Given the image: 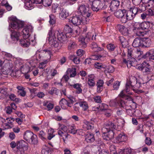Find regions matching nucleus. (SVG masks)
<instances>
[{"instance_id":"obj_1","label":"nucleus","mask_w":154,"mask_h":154,"mask_svg":"<svg viewBox=\"0 0 154 154\" xmlns=\"http://www.w3.org/2000/svg\"><path fill=\"white\" fill-rule=\"evenodd\" d=\"M49 42L51 46L55 48L60 47L59 46V43L58 40L61 42H66L67 40L66 35L63 32H60L59 31L56 30L53 32L50 31L48 34Z\"/></svg>"},{"instance_id":"obj_2","label":"nucleus","mask_w":154,"mask_h":154,"mask_svg":"<svg viewBox=\"0 0 154 154\" xmlns=\"http://www.w3.org/2000/svg\"><path fill=\"white\" fill-rule=\"evenodd\" d=\"M77 12L79 15L73 17L71 20L72 23L76 26L81 23L87 24L89 19H87L86 17L89 18L92 15L90 10H79Z\"/></svg>"},{"instance_id":"obj_3","label":"nucleus","mask_w":154,"mask_h":154,"mask_svg":"<svg viewBox=\"0 0 154 154\" xmlns=\"http://www.w3.org/2000/svg\"><path fill=\"white\" fill-rule=\"evenodd\" d=\"M27 143L24 140L17 141V150L16 154H25L28 149Z\"/></svg>"},{"instance_id":"obj_4","label":"nucleus","mask_w":154,"mask_h":154,"mask_svg":"<svg viewBox=\"0 0 154 154\" xmlns=\"http://www.w3.org/2000/svg\"><path fill=\"white\" fill-rule=\"evenodd\" d=\"M122 98H123L122 97L120 96L119 94L118 97L110 101L109 103L110 106H119L123 107L125 104V102Z\"/></svg>"},{"instance_id":"obj_5","label":"nucleus","mask_w":154,"mask_h":154,"mask_svg":"<svg viewBox=\"0 0 154 154\" xmlns=\"http://www.w3.org/2000/svg\"><path fill=\"white\" fill-rule=\"evenodd\" d=\"M104 2V0H94L92 2L91 8L93 10L105 9L106 8V6L103 5Z\"/></svg>"},{"instance_id":"obj_6","label":"nucleus","mask_w":154,"mask_h":154,"mask_svg":"<svg viewBox=\"0 0 154 154\" xmlns=\"http://www.w3.org/2000/svg\"><path fill=\"white\" fill-rule=\"evenodd\" d=\"M51 53L50 51L48 50H41L37 51L36 53V57H38L39 59L43 60L45 58H50Z\"/></svg>"},{"instance_id":"obj_7","label":"nucleus","mask_w":154,"mask_h":154,"mask_svg":"<svg viewBox=\"0 0 154 154\" xmlns=\"http://www.w3.org/2000/svg\"><path fill=\"white\" fill-rule=\"evenodd\" d=\"M91 33H89L85 37L82 36H80L79 38V41L80 42L79 45L80 47L83 48H85L87 47L86 42L89 40L91 38V35L90 34Z\"/></svg>"},{"instance_id":"obj_8","label":"nucleus","mask_w":154,"mask_h":154,"mask_svg":"<svg viewBox=\"0 0 154 154\" xmlns=\"http://www.w3.org/2000/svg\"><path fill=\"white\" fill-rule=\"evenodd\" d=\"M33 29V28L31 26H26L22 31L23 38H29L30 35V33L32 32Z\"/></svg>"},{"instance_id":"obj_9","label":"nucleus","mask_w":154,"mask_h":154,"mask_svg":"<svg viewBox=\"0 0 154 154\" xmlns=\"http://www.w3.org/2000/svg\"><path fill=\"white\" fill-rule=\"evenodd\" d=\"M129 84L131 86L136 89L139 88L141 86V83L137 81V79L134 76L131 77L130 78Z\"/></svg>"},{"instance_id":"obj_10","label":"nucleus","mask_w":154,"mask_h":154,"mask_svg":"<svg viewBox=\"0 0 154 154\" xmlns=\"http://www.w3.org/2000/svg\"><path fill=\"white\" fill-rule=\"evenodd\" d=\"M116 126L114 123L109 122L107 123L102 129L103 134H106L107 131H112L113 129H116Z\"/></svg>"},{"instance_id":"obj_11","label":"nucleus","mask_w":154,"mask_h":154,"mask_svg":"<svg viewBox=\"0 0 154 154\" xmlns=\"http://www.w3.org/2000/svg\"><path fill=\"white\" fill-rule=\"evenodd\" d=\"M11 26L13 29H18L20 28L23 27V24L20 21L16 20L12 21Z\"/></svg>"},{"instance_id":"obj_12","label":"nucleus","mask_w":154,"mask_h":154,"mask_svg":"<svg viewBox=\"0 0 154 154\" xmlns=\"http://www.w3.org/2000/svg\"><path fill=\"white\" fill-rule=\"evenodd\" d=\"M127 140V137L123 133L119 134L116 138L115 143H119L125 142Z\"/></svg>"},{"instance_id":"obj_13","label":"nucleus","mask_w":154,"mask_h":154,"mask_svg":"<svg viewBox=\"0 0 154 154\" xmlns=\"http://www.w3.org/2000/svg\"><path fill=\"white\" fill-rule=\"evenodd\" d=\"M60 104L62 109H65L67 106L71 107L72 106V103L69 102L66 99L63 98L60 101Z\"/></svg>"},{"instance_id":"obj_14","label":"nucleus","mask_w":154,"mask_h":154,"mask_svg":"<svg viewBox=\"0 0 154 154\" xmlns=\"http://www.w3.org/2000/svg\"><path fill=\"white\" fill-rule=\"evenodd\" d=\"M138 10H125V12L126 13V17L128 20H130L133 19L135 16Z\"/></svg>"},{"instance_id":"obj_15","label":"nucleus","mask_w":154,"mask_h":154,"mask_svg":"<svg viewBox=\"0 0 154 154\" xmlns=\"http://www.w3.org/2000/svg\"><path fill=\"white\" fill-rule=\"evenodd\" d=\"M116 28L119 30L122 34L124 35H127L128 33V30L125 26L120 24H118Z\"/></svg>"},{"instance_id":"obj_16","label":"nucleus","mask_w":154,"mask_h":154,"mask_svg":"<svg viewBox=\"0 0 154 154\" xmlns=\"http://www.w3.org/2000/svg\"><path fill=\"white\" fill-rule=\"evenodd\" d=\"M151 43L152 41L150 39L148 38H143L142 41V47H149L151 45Z\"/></svg>"},{"instance_id":"obj_17","label":"nucleus","mask_w":154,"mask_h":154,"mask_svg":"<svg viewBox=\"0 0 154 154\" xmlns=\"http://www.w3.org/2000/svg\"><path fill=\"white\" fill-rule=\"evenodd\" d=\"M136 106L134 104V105L132 106V105H129V108L126 109V111L128 114L130 116H132L134 114L135 112V109Z\"/></svg>"},{"instance_id":"obj_18","label":"nucleus","mask_w":154,"mask_h":154,"mask_svg":"<svg viewBox=\"0 0 154 154\" xmlns=\"http://www.w3.org/2000/svg\"><path fill=\"white\" fill-rule=\"evenodd\" d=\"M27 142L31 144H37L38 143V140L36 135L33 133L32 135H31V136L30 137Z\"/></svg>"},{"instance_id":"obj_19","label":"nucleus","mask_w":154,"mask_h":154,"mask_svg":"<svg viewBox=\"0 0 154 154\" xmlns=\"http://www.w3.org/2000/svg\"><path fill=\"white\" fill-rule=\"evenodd\" d=\"M95 78V76L94 75H91L89 76L87 83L90 87H92L95 86V84L94 80Z\"/></svg>"},{"instance_id":"obj_20","label":"nucleus","mask_w":154,"mask_h":154,"mask_svg":"<svg viewBox=\"0 0 154 154\" xmlns=\"http://www.w3.org/2000/svg\"><path fill=\"white\" fill-rule=\"evenodd\" d=\"M131 86L129 84V82H127L126 85V87L125 90H122L119 94L120 96L124 98L126 95L125 93H128L130 91V87Z\"/></svg>"},{"instance_id":"obj_21","label":"nucleus","mask_w":154,"mask_h":154,"mask_svg":"<svg viewBox=\"0 0 154 154\" xmlns=\"http://www.w3.org/2000/svg\"><path fill=\"white\" fill-rule=\"evenodd\" d=\"M83 123L84 125H83L82 128L85 130L91 129L94 128V126L91 125L90 122L86 120H84Z\"/></svg>"},{"instance_id":"obj_22","label":"nucleus","mask_w":154,"mask_h":154,"mask_svg":"<svg viewBox=\"0 0 154 154\" xmlns=\"http://www.w3.org/2000/svg\"><path fill=\"white\" fill-rule=\"evenodd\" d=\"M106 134L103 136V139L107 140H109L112 139L114 136V132L113 131H107Z\"/></svg>"},{"instance_id":"obj_23","label":"nucleus","mask_w":154,"mask_h":154,"mask_svg":"<svg viewBox=\"0 0 154 154\" xmlns=\"http://www.w3.org/2000/svg\"><path fill=\"white\" fill-rule=\"evenodd\" d=\"M142 39L139 38H137L134 39L132 44V46L134 47H142Z\"/></svg>"},{"instance_id":"obj_24","label":"nucleus","mask_w":154,"mask_h":154,"mask_svg":"<svg viewBox=\"0 0 154 154\" xmlns=\"http://www.w3.org/2000/svg\"><path fill=\"white\" fill-rule=\"evenodd\" d=\"M20 42L21 45L23 47H28L30 45L29 39L28 38H24L20 40Z\"/></svg>"},{"instance_id":"obj_25","label":"nucleus","mask_w":154,"mask_h":154,"mask_svg":"<svg viewBox=\"0 0 154 154\" xmlns=\"http://www.w3.org/2000/svg\"><path fill=\"white\" fill-rule=\"evenodd\" d=\"M124 97L126 99L127 101L125 102V105H132V106L134 105V104L136 105V103L134 102L133 99L131 98V97L129 96L126 95Z\"/></svg>"},{"instance_id":"obj_26","label":"nucleus","mask_w":154,"mask_h":154,"mask_svg":"<svg viewBox=\"0 0 154 154\" xmlns=\"http://www.w3.org/2000/svg\"><path fill=\"white\" fill-rule=\"evenodd\" d=\"M120 2L118 0H113L111 3L110 10L117 9L120 5Z\"/></svg>"},{"instance_id":"obj_27","label":"nucleus","mask_w":154,"mask_h":154,"mask_svg":"<svg viewBox=\"0 0 154 154\" xmlns=\"http://www.w3.org/2000/svg\"><path fill=\"white\" fill-rule=\"evenodd\" d=\"M85 140L88 143H91L95 140L94 134L91 133H88L85 136Z\"/></svg>"},{"instance_id":"obj_28","label":"nucleus","mask_w":154,"mask_h":154,"mask_svg":"<svg viewBox=\"0 0 154 154\" xmlns=\"http://www.w3.org/2000/svg\"><path fill=\"white\" fill-rule=\"evenodd\" d=\"M20 36V33L19 32L14 31L11 34V36L12 39L14 42H16L19 39V37Z\"/></svg>"},{"instance_id":"obj_29","label":"nucleus","mask_w":154,"mask_h":154,"mask_svg":"<svg viewBox=\"0 0 154 154\" xmlns=\"http://www.w3.org/2000/svg\"><path fill=\"white\" fill-rule=\"evenodd\" d=\"M90 47L94 52H98L103 50V48L99 47L97 44L95 42L92 43Z\"/></svg>"},{"instance_id":"obj_30","label":"nucleus","mask_w":154,"mask_h":154,"mask_svg":"<svg viewBox=\"0 0 154 154\" xmlns=\"http://www.w3.org/2000/svg\"><path fill=\"white\" fill-rule=\"evenodd\" d=\"M57 133L59 135L62 137L63 141L65 143V140L67 139L68 137L69 136L67 133V132L58 130Z\"/></svg>"},{"instance_id":"obj_31","label":"nucleus","mask_w":154,"mask_h":154,"mask_svg":"<svg viewBox=\"0 0 154 154\" xmlns=\"http://www.w3.org/2000/svg\"><path fill=\"white\" fill-rule=\"evenodd\" d=\"M113 12L114 15L117 17L120 18L124 16V13L125 10H109Z\"/></svg>"},{"instance_id":"obj_32","label":"nucleus","mask_w":154,"mask_h":154,"mask_svg":"<svg viewBox=\"0 0 154 154\" xmlns=\"http://www.w3.org/2000/svg\"><path fill=\"white\" fill-rule=\"evenodd\" d=\"M69 13L68 10H61L59 14V17L61 19H66L69 15Z\"/></svg>"},{"instance_id":"obj_33","label":"nucleus","mask_w":154,"mask_h":154,"mask_svg":"<svg viewBox=\"0 0 154 154\" xmlns=\"http://www.w3.org/2000/svg\"><path fill=\"white\" fill-rule=\"evenodd\" d=\"M0 4L2 6H5L7 10H11L12 8V6L7 0H0Z\"/></svg>"},{"instance_id":"obj_34","label":"nucleus","mask_w":154,"mask_h":154,"mask_svg":"<svg viewBox=\"0 0 154 154\" xmlns=\"http://www.w3.org/2000/svg\"><path fill=\"white\" fill-rule=\"evenodd\" d=\"M78 103L80 107H82L84 111L87 110L89 106L88 103L85 101H81L79 102Z\"/></svg>"},{"instance_id":"obj_35","label":"nucleus","mask_w":154,"mask_h":154,"mask_svg":"<svg viewBox=\"0 0 154 154\" xmlns=\"http://www.w3.org/2000/svg\"><path fill=\"white\" fill-rule=\"evenodd\" d=\"M119 40L120 41L122 47H126L128 45V42L125 38L123 36H120L119 37Z\"/></svg>"},{"instance_id":"obj_36","label":"nucleus","mask_w":154,"mask_h":154,"mask_svg":"<svg viewBox=\"0 0 154 154\" xmlns=\"http://www.w3.org/2000/svg\"><path fill=\"white\" fill-rule=\"evenodd\" d=\"M21 71L22 72L25 74V77L26 79H28L29 78V75L27 74L26 73L28 72V68L26 66H21L20 68Z\"/></svg>"},{"instance_id":"obj_37","label":"nucleus","mask_w":154,"mask_h":154,"mask_svg":"<svg viewBox=\"0 0 154 154\" xmlns=\"http://www.w3.org/2000/svg\"><path fill=\"white\" fill-rule=\"evenodd\" d=\"M132 150L129 148H127L121 149L119 152V154H131Z\"/></svg>"},{"instance_id":"obj_38","label":"nucleus","mask_w":154,"mask_h":154,"mask_svg":"<svg viewBox=\"0 0 154 154\" xmlns=\"http://www.w3.org/2000/svg\"><path fill=\"white\" fill-rule=\"evenodd\" d=\"M150 22H144L141 23L142 29H148L150 28Z\"/></svg>"},{"instance_id":"obj_39","label":"nucleus","mask_w":154,"mask_h":154,"mask_svg":"<svg viewBox=\"0 0 154 154\" xmlns=\"http://www.w3.org/2000/svg\"><path fill=\"white\" fill-rule=\"evenodd\" d=\"M134 50L132 48H128V59H132V58L134 57Z\"/></svg>"},{"instance_id":"obj_40","label":"nucleus","mask_w":154,"mask_h":154,"mask_svg":"<svg viewBox=\"0 0 154 154\" xmlns=\"http://www.w3.org/2000/svg\"><path fill=\"white\" fill-rule=\"evenodd\" d=\"M51 152V149L47 146L43 147L42 151V154H50Z\"/></svg>"},{"instance_id":"obj_41","label":"nucleus","mask_w":154,"mask_h":154,"mask_svg":"<svg viewBox=\"0 0 154 154\" xmlns=\"http://www.w3.org/2000/svg\"><path fill=\"white\" fill-rule=\"evenodd\" d=\"M67 71L70 73V76L71 77H74L76 75V69L75 68H69Z\"/></svg>"},{"instance_id":"obj_42","label":"nucleus","mask_w":154,"mask_h":154,"mask_svg":"<svg viewBox=\"0 0 154 154\" xmlns=\"http://www.w3.org/2000/svg\"><path fill=\"white\" fill-rule=\"evenodd\" d=\"M71 86H73L74 88H75L77 89L76 92L77 93L80 94L82 93V90L81 88V84L76 83Z\"/></svg>"},{"instance_id":"obj_43","label":"nucleus","mask_w":154,"mask_h":154,"mask_svg":"<svg viewBox=\"0 0 154 154\" xmlns=\"http://www.w3.org/2000/svg\"><path fill=\"white\" fill-rule=\"evenodd\" d=\"M33 133L32 132L29 131H26L24 135V139L27 141L30 138V137L31 136V135H32Z\"/></svg>"},{"instance_id":"obj_44","label":"nucleus","mask_w":154,"mask_h":154,"mask_svg":"<svg viewBox=\"0 0 154 154\" xmlns=\"http://www.w3.org/2000/svg\"><path fill=\"white\" fill-rule=\"evenodd\" d=\"M0 93L4 95L6 97L9 96V93L7 92V89L5 88H0Z\"/></svg>"},{"instance_id":"obj_45","label":"nucleus","mask_w":154,"mask_h":154,"mask_svg":"<svg viewBox=\"0 0 154 154\" xmlns=\"http://www.w3.org/2000/svg\"><path fill=\"white\" fill-rule=\"evenodd\" d=\"M149 66L148 63H147L145 61H144L141 64L137 66V68L140 70H143L146 66Z\"/></svg>"},{"instance_id":"obj_46","label":"nucleus","mask_w":154,"mask_h":154,"mask_svg":"<svg viewBox=\"0 0 154 154\" xmlns=\"http://www.w3.org/2000/svg\"><path fill=\"white\" fill-rule=\"evenodd\" d=\"M64 31L66 33H72V29L68 25H66L64 28Z\"/></svg>"},{"instance_id":"obj_47","label":"nucleus","mask_w":154,"mask_h":154,"mask_svg":"<svg viewBox=\"0 0 154 154\" xmlns=\"http://www.w3.org/2000/svg\"><path fill=\"white\" fill-rule=\"evenodd\" d=\"M108 107V106L104 103H101L100 104L99 107H97V109L101 110H105L107 109Z\"/></svg>"},{"instance_id":"obj_48","label":"nucleus","mask_w":154,"mask_h":154,"mask_svg":"<svg viewBox=\"0 0 154 154\" xmlns=\"http://www.w3.org/2000/svg\"><path fill=\"white\" fill-rule=\"evenodd\" d=\"M142 29H138L136 30H133V31L134 33L139 36H143L144 35V32L141 31Z\"/></svg>"},{"instance_id":"obj_49","label":"nucleus","mask_w":154,"mask_h":154,"mask_svg":"<svg viewBox=\"0 0 154 154\" xmlns=\"http://www.w3.org/2000/svg\"><path fill=\"white\" fill-rule=\"evenodd\" d=\"M94 66L95 68L98 69L101 68L104 69L106 68V66L103 65L102 63L99 62H96L94 64Z\"/></svg>"},{"instance_id":"obj_50","label":"nucleus","mask_w":154,"mask_h":154,"mask_svg":"<svg viewBox=\"0 0 154 154\" xmlns=\"http://www.w3.org/2000/svg\"><path fill=\"white\" fill-rule=\"evenodd\" d=\"M105 69L106 71H107L108 72L112 73L114 71V68L112 66H106V68Z\"/></svg>"},{"instance_id":"obj_51","label":"nucleus","mask_w":154,"mask_h":154,"mask_svg":"<svg viewBox=\"0 0 154 154\" xmlns=\"http://www.w3.org/2000/svg\"><path fill=\"white\" fill-rule=\"evenodd\" d=\"M76 44L75 42H71L69 44L68 48L69 50H71L76 48Z\"/></svg>"},{"instance_id":"obj_52","label":"nucleus","mask_w":154,"mask_h":154,"mask_svg":"<svg viewBox=\"0 0 154 154\" xmlns=\"http://www.w3.org/2000/svg\"><path fill=\"white\" fill-rule=\"evenodd\" d=\"M59 128L58 130L67 132L68 129L67 126L63 125L60 124V123L59 124Z\"/></svg>"},{"instance_id":"obj_53","label":"nucleus","mask_w":154,"mask_h":154,"mask_svg":"<svg viewBox=\"0 0 154 154\" xmlns=\"http://www.w3.org/2000/svg\"><path fill=\"white\" fill-rule=\"evenodd\" d=\"M106 48L109 51L111 52L114 50L116 47L114 45L109 44L107 45Z\"/></svg>"},{"instance_id":"obj_54","label":"nucleus","mask_w":154,"mask_h":154,"mask_svg":"<svg viewBox=\"0 0 154 154\" xmlns=\"http://www.w3.org/2000/svg\"><path fill=\"white\" fill-rule=\"evenodd\" d=\"M134 57H141V56L143 54V52L139 49L134 50Z\"/></svg>"},{"instance_id":"obj_55","label":"nucleus","mask_w":154,"mask_h":154,"mask_svg":"<svg viewBox=\"0 0 154 154\" xmlns=\"http://www.w3.org/2000/svg\"><path fill=\"white\" fill-rule=\"evenodd\" d=\"M39 137L43 140L46 139V135L45 133L42 131H39Z\"/></svg>"},{"instance_id":"obj_56","label":"nucleus","mask_w":154,"mask_h":154,"mask_svg":"<svg viewBox=\"0 0 154 154\" xmlns=\"http://www.w3.org/2000/svg\"><path fill=\"white\" fill-rule=\"evenodd\" d=\"M94 101L97 103H101L102 102L101 96H96L93 97Z\"/></svg>"},{"instance_id":"obj_57","label":"nucleus","mask_w":154,"mask_h":154,"mask_svg":"<svg viewBox=\"0 0 154 154\" xmlns=\"http://www.w3.org/2000/svg\"><path fill=\"white\" fill-rule=\"evenodd\" d=\"M43 4L45 7L49 6L52 3L51 0H43Z\"/></svg>"},{"instance_id":"obj_58","label":"nucleus","mask_w":154,"mask_h":154,"mask_svg":"<svg viewBox=\"0 0 154 154\" xmlns=\"http://www.w3.org/2000/svg\"><path fill=\"white\" fill-rule=\"evenodd\" d=\"M120 82L118 81H116L113 84V87L114 90H117L120 85Z\"/></svg>"},{"instance_id":"obj_59","label":"nucleus","mask_w":154,"mask_h":154,"mask_svg":"<svg viewBox=\"0 0 154 154\" xmlns=\"http://www.w3.org/2000/svg\"><path fill=\"white\" fill-rule=\"evenodd\" d=\"M142 29L141 27V23H135L134 26L133 30H135L136 29Z\"/></svg>"},{"instance_id":"obj_60","label":"nucleus","mask_w":154,"mask_h":154,"mask_svg":"<svg viewBox=\"0 0 154 154\" xmlns=\"http://www.w3.org/2000/svg\"><path fill=\"white\" fill-rule=\"evenodd\" d=\"M149 57L151 60H154V49H152L149 51Z\"/></svg>"},{"instance_id":"obj_61","label":"nucleus","mask_w":154,"mask_h":154,"mask_svg":"<svg viewBox=\"0 0 154 154\" xmlns=\"http://www.w3.org/2000/svg\"><path fill=\"white\" fill-rule=\"evenodd\" d=\"M49 17L50 18V20L49 21V23L53 25L55 23V20L54 19V16L51 14L50 15Z\"/></svg>"},{"instance_id":"obj_62","label":"nucleus","mask_w":154,"mask_h":154,"mask_svg":"<svg viewBox=\"0 0 154 154\" xmlns=\"http://www.w3.org/2000/svg\"><path fill=\"white\" fill-rule=\"evenodd\" d=\"M81 154H90L89 147L86 146L85 148Z\"/></svg>"},{"instance_id":"obj_63","label":"nucleus","mask_w":154,"mask_h":154,"mask_svg":"<svg viewBox=\"0 0 154 154\" xmlns=\"http://www.w3.org/2000/svg\"><path fill=\"white\" fill-rule=\"evenodd\" d=\"M50 131V132H48V138L49 140H51L55 136L54 135V131L53 130H51Z\"/></svg>"},{"instance_id":"obj_64","label":"nucleus","mask_w":154,"mask_h":154,"mask_svg":"<svg viewBox=\"0 0 154 154\" xmlns=\"http://www.w3.org/2000/svg\"><path fill=\"white\" fill-rule=\"evenodd\" d=\"M88 7V5H82L79 6L78 10H86L87 9H89Z\"/></svg>"}]
</instances>
